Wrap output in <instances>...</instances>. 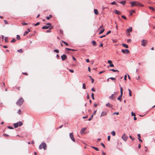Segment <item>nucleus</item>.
<instances>
[{
	"label": "nucleus",
	"mask_w": 155,
	"mask_h": 155,
	"mask_svg": "<svg viewBox=\"0 0 155 155\" xmlns=\"http://www.w3.org/2000/svg\"><path fill=\"white\" fill-rule=\"evenodd\" d=\"M24 100L22 98H20L16 102V104L19 106H21Z\"/></svg>",
	"instance_id": "obj_1"
},
{
	"label": "nucleus",
	"mask_w": 155,
	"mask_h": 155,
	"mask_svg": "<svg viewBox=\"0 0 155 155\" xmlns=\"http://www.w3.org/2000/svg\"><path fill=\"white\" fill-rule=\"evenodd\" d=\"M129 3L131 5L132 7L138 6L139 2L137 1L130 2Z\"/></svg>",
	"instance_id": "obj_2"
},
{
	"label": "nucleus",
	"mask_w": 155,
	"mask_h": 155,
	"mask_svg": "<svg viewBox=\"0 0 155 155\" xmlns=\"http://www.w3.org/2000/svg\"><path fill=\"white\" fill-rule=\"evenodd\" d=\"M46 144L44 142L42 143L41 144L39 145V148L40 149H41L43 148L44 150H46Z\"/></svg>",
	"instance_id": "obj_3"
},
{
	"label": "nucleus",
	"mask_w": 155,
	"mask_h": 155,
	"mask_svg": "<svg viewBox=\"0 0 155 155\" xmlns=\"http://www.w3.org/2000/svg\"><path fill=\"white\" fill-rule=\"evenodd\" d=\"M69 136L71 140L74 142H75V140L74 138V136L73 135V133H70L69 134Z\"/></svg>",
	"instance_id": "obj_4"
},
{
	"label": "nucleus",
	"mask_w": 155,
	"mask_h": 155,
	"mask_svg": "<svg viewBox=\"0 0 155 155\" xmlns=\"http://www.w3.org/2000/svg\"><path fill=\"white\" fill-rule=\"evenodd\" d=\"M127 137L125 134H124L122 137V138L125 141H126L127 139Z\"/></svg>",
	"instance_id": "obj_5"
},
{
	"label": "nucleus",
	"mask_w": 155,
	"mask_h": 155,
	"mask_svg": "<svg viewBox=\"0 0 155 155\" xmlns=\"http://www.w3.org/2000/svg\"><path fill=\"white\" fill-rule=\"evenodd\" d=\"M121 51L124 54H128L130 52V51L127 49H125V50L122 49Z\"/></svg>",
	"instance_id": "obj_6"
},
{
	"label": "nucleus",
	"mask_w": 155,
	"mask_h": 155,
	"mask_svg": "<svg viewBox=\"0 0 155 155\" xmlns=\"http://www.w3.org/2000/svg\"><path fill=\"white\" fill-rule=\"evenodd\" d=\"M142 43L141 44V45L142 46H145L147 43L146 40L144 39H143L142 41Z\"/></svg>",
	"instance_id": "obj_7"
},
{
	"label": "nucleus",
	"mask_w": 155,
	"mask_h": 155,
	"mask_svg": "<svg viewBox=\"0 0 155 155\" xmlns=\"http://www.w3.org/2000/svg\"><path fill=\"white\" fill-rule=\"evenodd\" d=\"M61 58L62 61H64L67 58V57L65 54H63L61 56Z\"/></svg>",
	"instance_id": "obj_8"
},
{
	"label": "nucleus",
	"mask_w": 155,
	"mask_h": 155,
	"mask_svg": "<svg viewBox=\"0 0 155 155\" xmlns=\"http://www.w3.org/2000/svg\"><path fill=\"white\" fill-rule=\"evenodd\" d=\"M107 114V112L106 111H103L102 112L101 117L104 116H106Z\"/></svg>",
	"instance_id": "obj_9"
},
{
	"label": "nucleus",
	"mask_w": 155,
	"mask_h": 155,
	"mask_svg": "<svg viewBox=\"0 0 155 155\" xmlns=\"http://www.w3.org/2000/svg\"><path fill=\"white\" fill-rule=\"evenodd\" d=\"M120 87V95L119 97H121L123 94V90L122 88L121 87L120 84H119Z\"/></svg>",
	"instance_id": "obj_10"
},
{
	"label": "nucleus",
	"mask_w": 155,
	"mask_h": 155,
	"mask_svg": "<svg viewBox=\"0 0 155 155\" xmlns=\"http://www.w3.org/2000/svg\"><path fill=\"white\" fill-rule=\"evenodd\" d=\"M86 129V127H84V128L82 129L80 131L81 134H83L84 131Z\"/></svg>",
	"instance_id": "obj_11"
},
{
	"label": "nucleus",
	"mask_w": 155,
	"mask_h": 155,
	"mask_svg": "<svg viewBox=\"0 0 155 155\" xmlns=\"http://www.w3.org/2000/svg\"><path fill=\"white\" fill-rule=\"evenodd\" d=\"M116 93L115 92H114V94L111 95L109 97V98L110 99H112L115 98V97L114 96V95Z\"/></svg>",
	"instance_id": "obj_12"
},
{
	"label": "nucleus",
	"mask_w": 155,
	"mask_h": 155,
	"mask_svg": "<svg viewBox=\"0 0 155 155\" xmlns=\"http://www.w3.org/2000/svg\"><path fill=\"white\" fill-rule=\"evenodd\" d=\"M127 32H131L132 31V27H130L129 28H127Z\"/></svg>",
	"instance_id": "obj_13"
},
{
	"label": "nucleus",
	"mask_w": 155,
	"mask_h": 155,
	"mask_svg": "<svg viewBox=\"0 0 155 155\" xmlns=\"http://www.w3.org/2000/svg\"><path fill=\"white\" fill-rule=\"evenodd\" d=\"M13 125L15 128H17L18 126V122L14 123L13 124Z\"/></svg>",
	"instance_id": "obj_14"
},
{
	"label": "nucleus",
	"mask_w": 155,
	"mask_h": 155,
	"mask_svg": "<svg viewBox=\"0 0 155 155\" xmlns=\"http://www.w3.org/2000/svg\"><path fill=\"white\" fill-rule=\"evenodd\" d=\"M106 105V106L110 108L112 106V105L110 104L109 103L107 104Z\"/></svg>",
	"instance_id": "obj_15"
},
{
	"label": "nucleus",
	"mask_w": 155,
	"mask_h": 155,
	"mask_svg": "<svg viewBox=\"0 0 155 155\" xmlns=\"http://www.w3.org/2000/svg\"><path fill=\"white\" fill-rule=\"evenodd\" d=\"M114 12L116 14L119 15L120 14V12H118L117 10L116 9L114 10Z\"/></svg>",
	"instance_id": "obj_16"
},
{
	"label": "nucleus",
	"mask_w": 155,
	"mask_h": 155,
	"mask_svg": "<svg viewBox=\"0 0 155 155\" xmlns=\"http://www.w3.org/2000/svg\"><path fill=\"white\" fill-rule=\"evenodd\" d=\"M50 27L49 26H44L42 27V29H45L48 28Z\"/></svg>",
	"instance_id": "obj_17"
},
{
	"label": "nucleus",
	"mask_w": 155,
	"mask_h": 155,
	"mask_svg": "<svg viewBox=\"0 0 155 155\" xmlns=\"http://www.w3.org/2000/svg\"><path fill=\"white\" fill-rule=\"evenodd\" d=\"M122 45L123 46H124V47L126 48H128V46L127 45L124 44H122Z\"/></svg>",
	"instance_id": "obj_18"
},
{
	"label": "nucleus",
	"mask_w": 155,
	"mask_h": 155,
	"mask_svg": "<svg viewBox=\"0 0 155 155\" xmlns=\"http://www.w3.org/2000/svg\"><path fill=\"white\" fill-rule=\"evenodd\" d=\"M94 13L95 14L97 15L98 14V12L97 9H94Z\"/></svg>",
	"instance_id": "obj_19"
},
{
	"label": "nucleus",
	"mask_w": 155,
	"mask_h": 155,
	"mask_svg": "<svg viewBox=\"0 0 155 155\" xmlns=\"http://www.w3.org/2000/svg\"><path fill=\"white\" fill-rule=\"evenodd\" d=\"M111 133L113 136H114L115 135L116 133L114 131H113L111 132Z\"/></svg>",
	"instance_id": "obj_20"
},
{
	"label": "nucleus",
	"mask_w": 155,
	"mask_h": 155,
	"mask_svg": "<svg viewBox=\"0 0 155 155\" xmlns=\"http://www.w3.org/2000/svg\"><path fill=\"white\" fill-rule=\"evenodd\" d=\"M135 12V11L134 10H132L130 11V15H132V14L134 13Z\"/></svg>",
	"instance_id": "obj_21"
},
{
	"label": "nucleus",
	"mask_w": 155,
	"mask_h": 155,
	"mask_svg": "<svg viewBox=\"0 0 155 155\" xmlns=\"http://www.w3.org/2000/svg\"><path fill=\"white\" fill-rule=\"evenodd\" d=\"M92 43L93 45L94 46L96 45V43L94 41H92Z\"/></svg>",
	"instance_id": "obj_22"
},
{
	"label": "nucleus",
	"mask_w": 155,
	"mask_h": 155,
	"mask_svg": "<svg viewBox=\"0 0 155 155\" xmlns=\"http://www.w3.org/2000/svg\"><path fill=\"white\" fill-rule=\"evenodd\" d=\"M109 71H112L114 72H119V71L117 70H115L114 69H110L109 70Z\"/></svg>",
	"instance_id": "obj_23"
},
{
	"label": "nucleus",
	"mask_w": 155,
	"mask_h": 155,
	"mask_svg": "<svg viewBox=\"0 0 155 155\" xmlns=\"http://www.w3.org/2000/svg\"><path fill=\"white\" fill-rule=\"evenodd\" d=\"M91 148L94 149L96 150V151H98V150H99V149L96 147H94L93 146H91Z\"/></svg>",
	"instance_id": "obj_24"
},
{
	"label": "nucleus",
	"mask_w": 155,
	"mask_h": 155,
	"mask_svg": "<svg viewBox=\"0 0 155 155\" xmlns=\"http://www.w3.org/2000/svg\"><path fill=\"white\" fill-rule=\"evenodd\" d=\"M120 3L121 4L124 5L126 3V1H122L120 2Z\"/></svg>",
	"instance_id": "obj_25"
},
{
	"label": "nucleus",
	"mask_w": 155,
	"mask_h": 155,
	"mask_svg": "<svg viewBox=\"0 0 155 155\" xmlns=\"http://www.w3.org/2000/svg\"><path fill=\"white\" fill-rule=\"evenodd\" d=\"M149 8L150 9L152 10L153 11H154L155 10V9L153 7L150 6Z\"/></svg>",
	"instance_id": "obj_26"
},
{
	"label": "nucleus",
	"mask_w": 155,
	"mask_h": 155,
	"mask_svg": "<svg viewBox=\"0 0 155 155\" xmlns=\"http://www.w3.org/2000/svg\"><path fill=\"white\" fill-rule=\"evenodd\" d=\"M18 126H21L23 124L22 123L21 121H19L18 122Z\"/></svg>",
	"instance_id": "obj_27"
},
{
	"label": "nucleus",
	"mask_w": 155,
	"mask_h": 155,
	"mask_svg": "<svg viewBox=\"0 0 155 155\" xmlns=\"http://www.w3.org/2000/svg\"><path fill=\"white\" fill-rule=\"evenodd\" d=\"M52 28L51 27L46 32L49 33V32H51V30L52 29Z\"/></svg>",
	"instance_id": "obj_28"
},
{
	"label": "nucleus",
	"mask_w": 155,
	"mask_h": 155,
	"mask_svg": "<svg viewBox=\"0 0 155 155\" xmlns=\"http://www.w3.org/2000/svg\"><path fill=\"white\" fill-rule=\"evenodd\" d=\"M16 39L15 38H13L11 42H15L16 41Z\"/></svg>",
	"instance_id": "obj_29"
},
{
	"label": "nucleus",
	"mask_w": 155,
	"mask_h": 155,
	"mask_svg": "<svg viewBox=\"0 0 155 155\" xmlns=\"http://www.w3.org/2000/svg\"><path fill=\"white\" fill-rule=\"evenodd\" d=\"M5 41L6 42H8V38L7 37H5Z\"/></svg>",
	"instance_id": "obj_30"
},
{
	"label": "nucleus",
	"mask_w": 155,
	"mask_h": 155,
	"mask_svg": "<svg viewBox=\"0 0 155 155\" xmlns=\"http://www.w3.org/2000/svg\"><path fill=\"white\" fill-rule=\"evenodd\" d=\"M51 15H49V16H47V17H46V18L48 19V20H49V19L50 18H51Z\"/></svg>",
	"instance_id": "obj_31"
},
{
	"label": "nucleus",
	"mask_w": 155,
	"mask_h": 155,
	"mask_svg": "<svg viewBox=\"0 0 155 155\" xmlns=\"http://www.w3.org/2000/svg\"><path fill=\"white\" fill-rule=\"evenodd\" d=\"M104 29H103L100 32V33H99V34L100 35V34H102V33H103L104 32Z\"/></svg>",
	"instance_id": "obj_32"
},
{
	"label": "nucleus",
	"mask_w": 155,
	"mask_h": 155,
	"mask_svg": "<svg viewBox=\"0 0 155 155\" xmlns=\"http://www.w3.org/2000/svg\"><path fill=\"white\" fill-rule=\"evenodd\" d=\"M28 33V31H26L25 32L23 35L25 36Z\"/></svg>",
	"instance_id": "obj_33"
},
{
	"label": "nucleus",
	"mask_w": 155,
	"mask_h": 155,
	"mask_svg": "<svg viewBox=\"0 0 155 155\" xmlns=\"http://www.w3.org/2000/svg\"><path fill=\"white\" fill-rule=\"evenodd\" d=\"M16 38L18 40L20 39V36L19 35H17Z\"/></svg>",
	"instance_id": "obj_34"
},
{
	"label": "nucleus",
	"mask_w": 155,
	"mask_h": 155,
	"mask_svg": "<svg viewBox=\"0 0 155 155\" xmlns=\"http://www.w3.org/2000/svg\"><path fill=\"white\" fill-rule=\"evenodd\" d=\"M17 51L19 53H22V50L21 49L18 50Z\"/></svg>",
	"instance_id": "obj_35"
},
{
	"label": "nucleus",
	"mask_w": 155,
	"mask_h": 155,
	"mask_svg": "<svg viewBox=\"0 0 155 155\" xmlns=\"http://www.w3.org/2000/svg\"><path fill=\"white\" fill-rule=\"evenodd\" d=\"M93 117V114H92V115H91L90 118L89 119H88V120L89 121L90 120H91V118Z\"/></svg>",
	"instance_id": "obj_36"
},
{
	"label": "nucleus",
	"mask_w": 155,
	"mask_h": 155,
	"mask_svg": "<svg viewBox=\"0 0 155 155\" xmlns=\"http://www.w3.org/2000/svg\"><path fill=\"white\" fill-rule=\"evenodd\" d=\"M62 42L64 43L66 46H68V44L65 41H62Z\"/></svg>",
	"instance_id": "obj_37"
},
{
	"label": "nucleus",
	"mask_w": 155,
	"mask_h": 155,
	"mask_svg": "<svg viewBox=\"0 0 155 155\" xmlns=\"http://www.w3.org/2000/svg\"><path fill=\"white\" fill-rule=\"evenodd\" d=\"M138 6L143 7V4H141L139 2Z\"/></svg>",
	"instance_id": "obj_38"
},
{
	"label": "nucleus",
	"mask_w": 155,
	"mask_h": 155,
	"mask_svg": "<svg viewBox=\"0 0 155 155\" xmlns=\"http://www.w3.org/2000/svg\"><path fill=\"white\" fill-rule=\"evenodd\" d=\"M111 4L112 5H116V3L115 1L111 2Z\"/></svg>",
	"instance_id": "obj_39"
},
{
	"label": "nucleus",
	"mask_w": 155,
	"mask_h": 155,
	"mask_svg": "<svg viewBox=\"0 0 155 155\" xmlns=\"http://www.w3.org/2000/svg\"><path fill=\"white\" fill-rule=\"evenodd\" d=\"M109 66L111 67H113L114 66V65L112 64H111L109 65Z\"/></svg>",
	"instance_id": "obj_40"
},
{
	"label": "nucleus",
	"mask_w": 155,
	"mask_h": 155,
	"mask_svg": "<svg viewBox=\"0 0 155 155\" xmlns=\"http://www.w3.org/2000/svg\"><path fill=\"white\" fill-rule=\"evenodd\" d=\"M91 97L92 98L93 100H94V94L93 93H92L91 94Z\"/></svg>",
	"instance_id": "obj_41"
},
{
	"label": "nucleus",
	"mask_w": 155,
	"mask_h": 155,
	"mask_svg": "<svg viewBox=\"0 0 155 155\" xmlns=\"http://www.w3.org/2000/svg\"><path fill=\"white\" fill-rule=\"evenodd\" d=\"M8 128L9 129H14L13 127H12V126H8Z\"/></svg>",
	"instance_id": "obj_42"
},
{
	"label": "nucleus",
	"mask_w": 155,
	"mask_h": 155,
	"mask_svg": "<svg viewBox=\"0 0 155 155\" xmlns=\"http://www.w3.org/2000/svg\"><path fill=\"white\" fill-rule=\"evenodd\" d=\"M17 113L18 114H21V110L20 109L18 110V111Z\"/></svg>",
	"instance_id": "obj_43"
},
{
	"label": "nucleus",
	"mask_w": 155,
	"mask_h": 155,
	"mask_svg": "<svg viewBox=\"0 0 155 155\" xmlns=\"http://www.w3.org/2000/svg\"><path fill=\"white\" fill-rule=\"evenodd\" d=\"M107 62L108 63L110 64L112 63V61L110 60H108L107 61Z\"/></svg>",
	"instance_id": "obj_44"
},
{
	"label": "nucleus",
	"mask_w": 155,
	"mask_h": 155,
	"mask_svg": "<svg viewBox=\"0 0 155 155\" xmlns=\"http://www.w3.org/2000/svg\"><path fill=\"white\" fill-rule=\"evenodd\" d=\"M54 51L57 53H58L59 52V51L57 49H55L54 50Z\"/></svg>",
	"instance_id": "obj_45"
},
{
	"label": "nucleus",
	"mask_w": 155,
	"mask_h": 155,
	"mask_svg": "<svg viewBox=\"0 0 155 155\" xmlns=\"http://www.w3.org/2000/svg\"><path fill=\"white\" fill-rule=\"evenodd\" d=\"M82 88L83 89H86L85 86L84 85V84H83Z\"/></svg>",
	"instance_id": "obj_46"
},
{
	"label": "nucleus",
	"mask_w": 155,
	"mask_h": 155,
	"mask_svg": "<svg viewBox=\"0 0 155 155\" xmlns=\"http://www.w3.org/2000/svg\"><path fill=\"white\" fill-rule=\"evenodd\" d=\"M39 24H40L39 22H38L37 23H36L34 25L35 26H36L38 25Z\"/></svg>",
	"instance_id": "obj_47"
},
{
	"label": "nucleus",
	"mask_w": 155,
	"mask_h": 155,
	"mask_svg": "<svg viewBox=\"0 0 155 155\" xmlns=\"http://www.w3.org/2000/svg\"><path fill=\"white\" fill-rule=\"evenodd\" d=\"M4 21L5 24H8V22L6 20H4Z\"/></svg>",
	"instance_id": "obj_48"
},
{
	"label": "nucleus",
	"mask_w": 155,
	"mask_h": 155,
	"mask_svg": "<svg viewBox=\"0 0 155 155\" xmlns=\"http://www.w3.org/2000/svg\"><path fill=\"white\" fill-rule=\"evenodd\" d=\"M131 115L134 116H135V115L134 113H133V112H131Z\"/></svg>",
	"instance_id": "obj_49"
},
{
	"label": "nucleus",
	"mask_w": 155,
	"mask_h": 155,
	"mask_svg": "<svg viewBox=\"0 0 155 155\" xmlns=\"http://www.w3.org/2000/svg\"><path fill=\"white\" fill-rule=\"evenodd\" d=\"M104 72H105V71H101L99 72V74H100Z\"/></svg>",
	"instance_id": "obj_50"
},
{
	"label": "nucleus",
	"mask_w": 155,
	"mask_h": 155,
	"mask_svg": "<svg viewBox=\"0 0 155 155\" xmlns=\"http://www.w3.org/2000/svg\"><path fill=\"white\" fill-rule=\"evenodd\" d=\"M121 17H122V18H124V19H126V17L125 16H124V15H122V16H121Z\"/></svg>",
	"instance_id": "obj_51"
},
{
	"label": "nucleus",
	"mask_w": 155,
	"mask_h": 155,
	"mask_svg": "<svg viewBox=\"0 0 155 155\" xmlns=\"http://www.w3.org/2000/svg\"><path fill=\"white\" fill-rule=\"evenodd\" d=\"M110 136H108V137H107V140L108 141H110Z\"/></svg>",
	"instance_id": "obj_52"
},
{
	"label": "nucleus",
	"mask_w": 155,
	"mask_h": 155,
	"mask_svg": "<svg viewBox=\"0 0 155 155\" xmlns=\"http://www.w3.org/2000/svg\"><path fill=\"white\" fill-rule=\"evenodd\" d=\"M69 71H70L71 72V73H73V72H74V71H73V70H72L69 69Z\"/></svg>",
	"instance_id": "obj_53"
},
{
	"label": "nucleus",
	"mask_w": 155,
	"mask_h": 155,
	"mask_svg": "<svg viewBox=\"0 0 155 155\" xmlns=\"http://www.w3.org/2000/svg\"><path fill=\"white\" fill-rule=\"evenodd\" d=\"M110 79H111L112 80H115V78H114L111 77L109 78Z\"/></svg>",
	"instance_id": "obj_54"
},
{
	"label": "nucleus",
	"mask_w": 155,
	"mask_h": 155,
	"mask_svg": "<svg viewBox=\"0 0 155 155\" xmlns=\"http://www.w3.org/2000/svg\"><path fill=\"white\" fill-rule=\"evenodd\" d=\"M106 35H102V36H100V38H103V37H105V36H106Z\"/></svg>",
	"instance_id": "obj_55"
},
{
	"label": "nucleus",
	"mask_w": 155,
	"mask_h": 155,
	"mask_svg": "<svg viewBox=\"0 0 155 155\" xmlns=\"http://www.w3.org/2000/svg\"><path fill=\"white\" fill-rule=\"evenodd\" d=\"M129 137L132 140H133L134 139V138H133L132 136L130 135L129 136Z\"/></svg>",
	"instance_id": "obj_56"
},
{
	"label": "nucleus",
	"mask_w": 155,
	"mask_h": 155,
	"mask_svg": "<svg viewBox=\"0 0 155 155\" xmlns=\"http://www.w3.org/2000/svg\"><path fill=\"white\" fill-rule=\"evenodd\" d=\"M111 32V31H109L108 32H107V33H106V35H107L108 34H109Z\"/></svg>",
	"instance_id": "obj_57"
},
{
	"label": "nucleus",
	"mask_w": 155,
	"mask_h": 155,
	"mask_svg": "<svg viewBox=\"0 0 155 155\" xmlns=\"http://www.w3.org/2000/svg\"><path fill=\"white\" fill-rule=\"evenodd\" d=\"M28 24V23H22V25H27Z\"/></svg>",
	"instance_id": "obj_58"
},
{
	"label": "nucleus",
	"mask_w": 155,
	"mask_h": 155,
	"mask_svg": "<svg viewBox=\"0 0 155 155\" xmlns=\"http://www.w3.org/2000/svg\"><path fill=\"white\" fill-rule=\"evenodd\" d=\"M101 145H102V146L104 147V148H105V145H104V144L103 143H101Z\"/></svg>",
	"instance_id": "obj_59"
},
{
	"label": "nucleus",
	"mask_w": 155,
	"mask_h": 155,
	"mask_svg": "<svg viewBox=\"0 0 155 155\" xmlns=\"http://www.w3.org/2000/svg\"><path fill=\"white\" fill-rule=\"evenodd\" d=\"M127 77V75H125L124 77V79L125 80H126Z\"/></svg>",
	"instance_id": "obj_60"
},
{
	"label": "nucleus",
	"mask_w": 155,
	"mask_h": 155,
	"mask_svg": "<svg viewBox=\"0 0 155 155\" xmlns=\"http://www.w3.org/2000/svg\"><path fill=\"white\" fill-rule=\"evenodd\" d=\"M114 114H116V115H118L119 114V112H114Z\"/></svg>",
	"instance_id": "obj_61"
},
{
	"label": "nucleus",
	"mask_w": 155,
	"mask_h": 155,
	"mask_svg": "<svg viewBox=\"0 0 155 155\" xmlns=\"http://www.w3.org/2000/svg\"><path fill=\"white\" fill-rule=\"evenodd\" d=\"M91 83H93L94 82V79L92 78H91Z\"/></svg>",
	"instance_id": "obj_62"
},
{
	"label": "nucleus",
	"mask_w": 155,
	"mask_h": 155,
	"mask_svg": "<svg viewBox=\"0 0 155 155\" xmlns=\"http://www.w3.org/2000/svg\"><path fill=\"white\" fill-rule=\"evenodd\" d=\"M117 100H120V101H121V97H119L117 98Z\"/></svg>",
	"instance_id": "obj_63"
},
{
	"label": "nucleus",
	"mask_w": 155,
	"mask_h": 155,
	"mask_svg": "<svg viewBox=\"0 0 155 155\" xmlns=\"http://www.w3.org/2000/svg\"><path fill=\"white\" fill-rule=\"evenodd\" d=\"M91 91H95V89H94V88H92L91 89Z\"/></svg>",
	"instance_id": "obj_64"
}]
</instances>
